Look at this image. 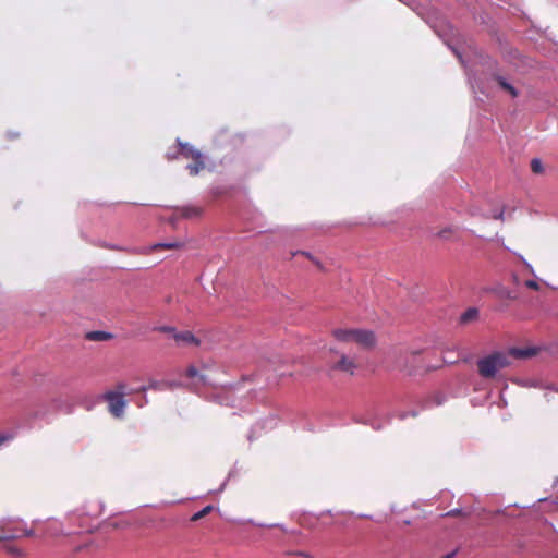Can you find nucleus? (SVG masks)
<instances>
[{
	"label": "nucleus",
	"mask_w": 558,
	"mask_h": 558,
	"mask_svg": "<svg viewBox=\"0 0 558 558\" xmlns=\"http://www.w3.org/2000/svg\"><path fill=\"white\" fill-rule=\"evenodd\" d=\"M331 335L340 343H355L363 350L373 349L377 342L375 333L367 329L336 328Z\"/></svg>",
	"instance_id": "f257e3e1"
},
{
	"label": "nucleus",
	"mask_w": 558,
	"mask_h": 558,
	"mask_svg": "<svg viewBox=\"0 0 558 558\" xmlns=\"http://www.w3.org/2000/svg\"><path fill=\"white\" fill-rule=\"evenodd\" d=\"M510 365V359L506 352L496 351L477 361V372L486 379L494 378L498 371Z\"/></svg>",
	"instance_id": "f03ea898"
},
{
	"label": "nucleus",
	"mask_w": 558,
	"mask_h": 558,
	"mask_svg": "<svg viewBox=\"0 0 558 558\" xmlns=\"http://www.w3.org/2000/svg\"><path fill=\"white\" fill-rule=\"evenodd\" d=\"M178 146V154L182 156L185 159H191L192 163H189L186 166V169L189 170V173L191 175L198 174L202 170L205 169V160L203 154L193 147L190 144L181 143L180 141L177 142Z\"/></svg>",
	"instance_id": "7ed1b4c3"
},
{
	"label": "nucleus",
	"mask_w": 558,
	"mask_h": 558,
	"mask_svg": "<svg viewBox=\"0 0 558 558\" xmlns=\"http://www.w3.org/2000/svg\"><path fill=\"white\" fill-rule=\"evenodd\" d=\"M330 352L332 354V356L330 357V366L333 371L347 373L349 375H354L355 371L359 367V364L354 357L349 356L344 353H340L335 349H331Z\"/></svg>",
	"instance_id": "20e7f679"
},
{
	"label": "nucleus",
	"mask_w": 558,
	"mask_h": 558,
	"mask_svg": "<svg viewBox=\"0 0 558 558\" xmlns=\"http://www.w3.org/2000/svg\"><path fill=\"white\" fill-rule=\"evenodd\" d=\"M105 399L109 402L110 413L114 417H121L126 404L122 392L109 391L105 395Z\"/></svg>",
	"instance_id": "39448f33"
},
{
	"label": "nucleus",
	"mask_w": 558,
	"mask_h": 558,
	"mask_svg": "<svg viewBox=\"0 0 558 558\" xmlns=\"http://www.w3.org/2000/svg\"><path fill=\"white\" fill-rule=\"evenodd\" d=\"M174 340L178 345H201V340L189 330L178 331V333L174 335Z\"/></svg>",
	"instance_id": "423d86ee"
},
{
	"label": "nucleus",
	"mask_w": 558,
	"mask_h": 558,
	"mask_svg": "<svg viewBox=\"0 0 558 558\" xmlns=\"http://www.w3.org/2000/svg\"><path fill=\"white\" fill-rule=\"evenodd\" d=\"M536 353H537L536 348H524V349L511 348L507 354H508V357L511 356L517 360H523V359L532 357V356L536 355Z\"/></svg>",
	"instance_id": "0eeeda50"
},
{
	"label": "nucleus",
	"mask_w": 558,
	"mask_h": 558,
	"mask_svg": "<svg viewBox=\"0 0 558 558\" xmlns=\"http://www.w3.org/2000/svg\"><path fill=\"white\" fill-rule=\"evenodd\" d=\"M418 354H420L418 351L401 352L396 362L397 366L400 369H404V371H408L409 373H411V369H409V367H408V363L414 361Z\"/></svg>",
	"instance_id": "6e6552de"
},
{
	"label": "nucleus",
	"mask_w": 558,
	"mask_h": 558,
	"mask_svg": "<svg viewBox=\"0 0 558 558\" xmlns=\"http://www.w3.org/2000/svg\"><path fill=\"white\" fill-rule=\"evenodd\" d=\"M477 318H478V310L475 307H470L461 314L460 324L468 325V324L475 322Z\"/></svg>",
	"instance_id": "1a4fd4ad"
},
{
	"label": "nucleus",
	"mask_w": 558,
	"mask_h": 558,
	"mask_svg": "<svg viewBox=\"0 0 558 558\" xmlns=\"http://www.w3.org/2000/svg\"><path fill=\"white\" fill-rule=\"evenodd\" d=\"M183 246L182 242L173 241V242H160L151 245L148 252H154L158 250H177Z\"/></svg>",
	"instance_id": "9d476101"
},
{
	"label": "nucleus",
	"mask_w": 558,
	"mask_h": 558,
	"mask_svg": "<svg viewBox=\"0 0 558 558\" xmlns=\"http://www.w3.org/2000/svg\"><path fill=\"white\" fill-rule=\"evenodd\" d=\"M179 211L183 218H195L202 215V208L197 206H184L179 208Z\"/></svg>",
	"instance_id": "9b49d317"
},
{
	"label": "nucleus",
	"mask_w": 558,
	"mask_h": 558,
	"mask_svg": "<svg viewBox=\"0 0 558 558\" xmlns=\"http://www.w3.org/2000/svg\"><path fill=\"white\" fill-rule=\"evenodd\" d=\"M494 80L504 90L508 92L513 98L518 96V90L511 84H509L502 76L495 75Z\"/></svg>",
	"instance_id": "f8f14e48"
},
{
	"label": "nucleus",
	"mask_w": 558,
	"mask_h": 558,
	"mask_svg": "<svg viewBox=\"0 0 558 558\" xmlns=\"http://www.w3.org/2000/svg\"><path fill=\"white\" fill-rule=\"evenodd\" d=\"M61 532V524L58 521H49L46 526V535L57 536Z\"/></svg>",
	"instance_id": "ddd939ff"
},
{
	"label": "nucleus",
	"mask_w": 558,
	"mask_h": 558,
	"mask_svg": "<svg viewBox=\"0 0 558 558\" xmlns=\"http://www.w3.org/2000/svg\"><path fill=\"white\" fill-rule=\"evenodd\" d=\"M88 339L90 340H95V341H102V340H108L111 338V335L110 333H107L105 331H93L90 333H88Z\"/></svg>",
	"instance_id": "4468645a"
},
{
	"label": "nucleus",
	"mask_w": 558,
	"mask_h": 558,
	"mask_svg": "<svg viewBox=\"0 0 558 558\" xmlns=\"http://www.w3.org/2000/svg\"><path fill=\"white\" fill-rule=\"evenodd\" d=\"M213 509H214L213 506H206L198 512L194 513L191 518V521L195 522V521H198V520L205 518L207 514H209L213 511Z\"/></svg>",
	"instance_id": "2eb2a0df"
},
{
	"label": "nucleus",
	"mask_w": 558,
	"mask_h": 558,
	"mask_svg": "<svg viewBox=\"0 0 558 558\" xmlns=\"http://www.w3.org/2000/svg\"><path fill=\"white\" fill-rule=\"evenodd\" d=\"M154 330L162 332V333H169L172 336L173 339H174V335L178 333V330L174 327L168 326V325L155 327Z\"/></svg>",
	"instance_id": "dca6fc26"
},
{
	"label": "nucleus",
	"mask_w": 558,
	"mask_h": 558,
	"mask_svg": "<svg viewBox=\"0 0 558 558\" xmlns=\"http://www.w3.org/2000/svg\"><path fill=\"white\" fill-rule=\"evenodd\" d=\"M531 170L534 173H542L543 172V165L539 159H532L531 161Z\"/></svg>",
	"instance_id": "f3484780"
},
{
	"label": "nucleus",
	"mask_w": 558,
	"mask_h": 558,
	"mask_svg": "<svg viewBox=\"0 0 558 558\" xmlns=\"http://www.w3.org/2000/svg\"><path fill=\"white\" fill-rule=\"evenodd\" d=\"M453 232L452 228H445L438 232V236L442 240H449Z\"/></svg>",
	"instance_id": "a211bd4d"
},
{
	"label": "nucleus",
	"mask_w": 558,
	"mask_h": 558,
	"mask_svg": "<svg viewBox=\"0 0 558 558\" xmlns=\"http://www.w3.org/2000/svg\"><path fill=\"white\" fill-rule=\"evenodd\" d=\"M447 517H463V518H466L470 515V512H465L461 509H453V510H450L446 513Z\"/></svg>",
	"instance_id": "6ab92c4d"
},
{
	"label": "nucleus",
	"mask_w": 558,
	"mask_h": 558,
	"mask_svg": "<svg viewBox=\"0 0 558 558\" xmlns=\"http://www.w3.org/2000/svg\"><path fill=\"white\" fill-rule=\"evenodd\" d=\"M4 549L9 553V554H12L14 556H17V557H21L23 556V551L22 549L15 547V546H12V545H4Z\"/></svg>",
	"instance_id": "aec40b11"
},
{
	"label": "nucleus",
	"mask_w": 558,
	"mask_h": 558,
	"mask_svg": "<svg viewBox=\"0 0 558 558\" xmlns=\"http://www.w3.org/2000/svg\"><path fill=\"white\" fill-rule=\"evenodd\" d=\"M524 286L529 289H532V290H538L539 289V284L537 281L535 280H526L524 282Z\"/></svg>",
	"instance_id": "412c9836"
},
{
	"label": "nucleus",
	"mask_w": 558,
	"mask_h": 558,
	"mask_svg": "<svg viewBox=\"0 0 558 558\" xmlns=\"http://www.w3.org/2000/svg\"><path fill=\"white\" fill-rule=\"evenodd\" d=\"M198 375V371L194 366H190L186 369V376L190 378H194Z\"/></svg>",
	"instance_id": "4be33fe9"
},
{
	"label": "nucleus",
	"mask_w": 558,
	"mask_h": 558,
	"mask_svg": "<svg viewBox=\"0 0 558 558\" xmlns=\"http://www.w3.org/2000/svg\"><path fill=\"white\" fill-rule=\"evenodd\" d=\"M300 254L306 256L308 259H311L318 268H323L319 260L315 259L310 253L307 252H300Z\"/></svg>",
	"instance_id": "5701e85b"
},
{
	"label": "nucleus",
	"mask_w": 558,
	"mask_h": 558,
	"mask_svg": "<svg viewBox=\"0 0 558 558\" xmlns=\"http://www.w3.org/2000/svg\"><path fill=\"white\" fill-rule=\"evenodd\" d=\"M35 535V532L34 530H23L22 534H16L14 535V537H21V536H34Z\"/></svg>",
	"instance_id": "b1692460"
},
{
	"label": "nucleus",
	"mask_w": 558,
	"mask_h": 558,
	"mask_svg": "<svg viewBox=\"0 0 558 558\" xmlns=\"http://www.w3.org/2000/svg\"><path fill=\"white\" fill-rule=\"evenodd\" d=\"M166 156H167V159H168V160H174V159H177L180 155L178 154V148H177L174 153L168 151Z\"/></svg>",
	"instance_id": "393cba45"
},
{
	"label": "nucleus",
	"mask_w": 558,
	"mask_h": 558,
	"mask_svg": "<svg viewBox=\"0 0 558 558\" xmlns=\"http://www.w3.org/2000/svg\"><path fill=\"white\" fill-rule=\"evenodd\" d=\"M294 555L303 557V558H312L310 553L306 551H295Z\"/></svg>",
	"instance_id": "a878e982"
},
{
	"label": "nucleus",
	"mask_w": 558,
	"mask_h": 558,
	"mask_svg": "<svg viewBox=\"0 0 558 558\" xmlns=\"http://www.w3.org/2000/svg\"><path fill=\"white\" fill-rule=\"evenodd\" d=\"M10 438H11V436L0 434V446L3 445Z\"/></svg>",
	"instance_id": "bb28decb"
},
{
	"label": "nucleus",
	"mask_w": 558,
	"mask_h": 558,
	"mask_svg": "<svg viewBox=\"0 0 558 558\" xmlns=\"http://www.w3.org/2000/svg\"><path fill=\"white\" fill-rule=\"evenodd\" d=\"M502 216H504V211L501 210L500 213L494 215L493 218L494 219H502Z\"/></svg>",
	"instance_id": "cd10ccee"
},
{
	"label": "nucleus",
	"mask_w": 558,
	"mask_h": 558,
	"mask_svg": "<svg viewBox=\"0 0 558 558\" xmlns=\"http://www.w3.org/2000/svg\"><path fill=\"white\" fill-rule=\"evenodd\" d=\"M157 385H158L157 383H153V384L150 385V388H156V387H157Z\"/></svg>",
	"instance_id": "c85d7f7f"
},
{
	"label": "nucleus",
	"mask_w": 558,
	"mask_h": 558,
	"mask_svg": "<svg viewBox=\"0 0 558 558\" xmlns=\"http://www.w3.org/2000/svg\"><path fill=\"white\" fill-rule=\"evenodd\" d=\"M7 538H8V537H2V536H0V539H7Z\"/></svg>",
	"instance_id": "c756f323"
}]
</instances>
